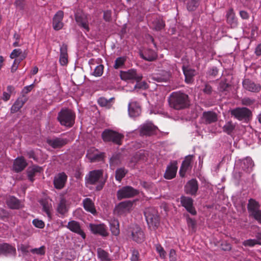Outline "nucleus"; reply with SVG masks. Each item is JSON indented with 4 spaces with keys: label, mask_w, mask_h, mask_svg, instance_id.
Wrapping results in <instances>:
<instances>
[{
    "label": "nucleus",
    "mask_w": 261,
    "mask_h": 261,
    "mask_svg": "<svg viewBox=\"0 0 261 261\" xmlns=\"http://www.w3.org/2000/svg\"><path fill=\"white\" fill-rule=\"evenodd\" d=\"M198 189V184L196 179H192L188 181L185 186L186 193L191 195H196Z\"/></svg>",
    "instance_id": "nucleus-17"
},
{
    "label": "nucleus",
    "mask_w": 261,
    "mask_h": 261,
    "mask_svg": "<svg viewBox=\"0 0 261 261\" xmlns=\"http://www.w3.org/2000/svg\"><path fill=\"white\" fill-rule=\"evenodd\" d=\"M254 166L253 162L252 159L250 157H247L242 160L241 162V166L245 172L250 173L252 170Z\"/></svg>",
    "instance_id": "nucleus-30"
},
{
    "label": "nucleus",
    "mask_w": 261,
    "mask_h": 261,
    "mask_svg": "<svg viewBox=\"0 0 261 261\" xmlns=\"http://www.w3.org/2000/svg\"><path fill=\"white\" fill-rule=\"evenodd\" d=\"M26 154L29 158L33 159L34 160H37V158L35 155V152L33 150H29L25 151Z\"/></svg>",
    "instance_id": "nucleus-64"
},
{
    "label": "nucleus",
    "mask_w": 261,
    "mask_h": 261,
    "mask_svg": "<svg viewBox=\"0 0 261 261\" xmlns=\"http://www.w3.org/2000/svg\"><path fill=\"white\" fill-rule=\"evenodd\" d=\"M64 12L62 11H59L55 15L53 20V27L54 30L58 31L63 27L62 20L63 18Z\"/></svg>",
    "instance_id": "nucleus-20"
},
{
    "label": "nucleus",
    "mask_w": 261,
    "mask_h": 261,
    "mask_svg": "<svg viewBox=\"0 0 261 261\" xmlns=\"http://www.w3.org/2000/svg\"><path fill=\"white\" fill-rule=\"evenodd\" d=\"M257 242L256 239H248L244 241L243 242V245L244 246H248L250 247H252L254 246L255 245H257Z\"/></svg>",
    "instance_id": "nucleus-54"
},
{
    "label": "nucleus",
    "mask_w": 261,
    "mask_h": 261,
    "mask_svg": "<svg viewBox=\"0 0 261 261\" xmlns=\"http://www.w3.org/2000/svg\"><path fill=\"white\" fill-rule=\"evenodd\" d=\"M114 99V98H111L108 99L104 97H100L97 99V103L102 107H106L107 109H110L112 107V102Z\"/></svg>",
    "instance_id": "nucleus-39"
},
{
    "label": "nucleus",
    "mask_w": 261,
    "mask_h": 261,
    "mask_svg": "<svg viewBox=\"0 0 261 261\" xmlns=\"http://www.w3.org/2000/svg\"><path fill=\"white\" fill-rule=\"evenodd\" d=\"M251 216L257 220L260 224H261V210H258Z\"/></svg>",
    "instance_id": "nucleus-63"
},
{
    "label": "nucleus",
    "mask_w": 261,
    "mask_h": 261,
    "mask_svg": "<svg viewBox=\"0 0 261 261\" xmlns=\"http://www.w3.org/2000/svg\"><path fill=\"white\" fill-rule=\"evenodd\" d=\"M120 76L122 80H133L135 82H140L143 78L142 74L138 73L137 70L134 69H131L126 71H121Z\"/></svg>",
    "instance_id": "nucleus-10"
},
{
    "label": "nucleus",
    "mask_w": 261,
    "mask_h": 261,
    "mask_svg": "<svg viewBox=\"0 0 261 261\" xmlns=\"http://www.w3.org/2000/svg\"><path fill=\"white\" fill-rule=\"evenodd\" d=\"M74 116L69 109L62 110L59 113L58 120L61 124L66 126H71L74 122Z\"/></svg>",
    "instance_id": "nucleus-7"
},
{
    "label": "nucleus",
    "mask_w": 261,
    "mask_h": 261,
    "mask_svg": "<svg viewBox=\"0 0 261 261\" xmlns=\"http://www.w3.org/2000/svg\"><path fill=\"white\" fill-rule=\"evenodd\" d=\"M6 202L8 206L11 209L18 210L22 207L21 201L13 196L7 197Z\"/></svg>",
    "instance_id": "nucleus-25"
},
{
    "label": "nucleus",
    "mask_w": 261,
    "mask_h": 261,
    "mask_svg": "<svg viewBox=\"0 0 261 261\" xmlns=\"http://www.w3.org/2000/svg\"><path fill=\"white\" fill-rule=\"evenodd\" d=\"M40 204L42 206L43 211L47 214L49 218L51 217L50 209L51 207V204L49 203L46 199H42L39 201Z\"/></svg>",
    "instance_id": "nucleus-42"
},
{
    "label": "nucleus",
    "mask_w": 261,
    "mask_h": 261,
    "mask_svg": "<svg viewBox=\"0 0 261 261\" xmlns=\"http://www.w3.org/2000/svg\"><path fill=\"white\" fill-rule=\"evenodd\" d=\"M201 0H188L186 8L189 12H194L200 5Z\"/></svg>",
    "instance_id": "nucleus-36"
},
{
    "label": "nucleus",
    "mask_w": 261,
    "mask_h": 261,
    "mask_svg": "<svg viewBox=\"0 0 261 261\" xmlns=\"http://www.w3.org/2000/svg\"><path fill=\"white\" fill-rule=\"evenodd\" d=\"M97 255L101 261H111L109 253L100 248L97 249Z\"/></svg>",
    "instance_id": "nucleus-40"
},
{
    "label": "nucleus",
    "mask_w": 261,
    "mask_h": 261,
    "mask_svg": "<svg viewBox=\"0 0 261 261\" xmlns=\"http://www.w3.org/2000/svg\"><path fill=\"white\" fill-rule=\"evenodd\" d=\"M14 4L17 9L22 10L24 8L25 2L24 0H16Z\"/></svg>",
    "instance_id": "nucleus-60"
},
{
    "label": "nucleus",
    "mask_w": 261,
    "mask_h": 261,
    "mask_svg": "<svg viewBox=\"0 0 261 261\" xmlns=\"http://www.w3.org/2000/svg\"><path fill=\"white\" fill-rule=\"evenodd\" d=\"M67 178L65 173L62 172L57 175L54 180L55 187L57 189H62L65 186Z\"/></svg>",
    "instance_id": "nucleus-21"
},
{
    "label": "nucleus",
    "mask_w": 261,
    "mask_h": 261,
    "mask_svg": "<svg viewBox=\"0 0 261 261\" xmlns=\"http://www.w3.org/2000/svg\"><path fill=\"white\" fill-rule=\"evenodd\" d=\"M169 77V73L166 72L163 76L158 75L154 77V79L155 80L158 82H166L168 81Z\"/></svg>",
    "instance_id": "nucleus-50"
},
{
    "label": "nucleus",
    "mask_w": 261,
    "mask_h": 261,
    "mask_svg": "<svg viewBox=\"0 0 261 261\" xmlns=\"http://www.w3.org/2000/svg\"><path fill=\"white\" fill-rule=\"evenodd\" d=\"M23 51L21 49H15L10 55V57L14 59L18 57Z\"/></svg>",
    "instance_id": "nucleus-61"
},
{
    "label": "nucleus",
    "mask_w": 261,
    "mask_h": 261,
    "mask_svg": "<svg viewBox=\"0 0 261 261\" xmlns=\"http://www.w3.org/2000/svg\"><path fill=\"white\" fill-rule=\"evenodd\" d=\"M128 114L131 117H136L140 115L141 111L140 104L136 101L129 103L128 108Z\"/></svg>",
    "instance_id": "nucleus-24"
},
{
    "label": "nucleus",
    "mask_w": 261,
    "mask_h": 261,
    "mask_svg": "<svg viewBox=\"0 0 261 261\" xmlns=\"http://www.w3.org/2000/svg\"><path fill=\"white\" fill-rule=\"evenodd\" d=\"M31 252L39 255H43L45 253V247L42 246L39 248H35L31 250Z\"/></svg>",
    "instance_id": "nucleus-57"
},
{
    "label": "nucleus",
    "mask_w": 261,
    "mask_h": 261,
    "mask_svg": "<svg viewBox=\"0 0 261 261\" xmlns=\"http://www.w3.org/2000/svg\"><path fill=\"white\" fill-rule=\"evenodd\" d=\"M144 214L148 227L156 229L160 224V217L156 209L152 207L146 208Z\"/></svg>",
    "instance_id": "nucleus-3"
},
{
    "label": "nucleus",
    "mask_w": 261,
    "mask_h": 261,
    "mask_svg": "<svg viewBox=\"0 0 261 261\" xmlns=\"http://www.w3.org/2000/svg\"><path fill=\"white\" fill-rule=\"evenodd\" d=\"M126 61V57H120L116 58L114 65V68L116 69L122 67Z\"/></svg>",
    "instance_id": "nucleus-45"
},
{
    "label": "nucleus",
    "mask_w": 261,
    "mask_h": 261,
    "mask_svg": "<svg viewBox=\"0 0 261 261\" xmlns=\"http://www.w3.org/2000/svg\"><path fill=\"white\" fill-rule=\"evenodd\" d=\"M168 102L171 108L180 110L188 108L190 105L189 96L183 92H172L168 98Z\"/></svg>",
    "instance_id": "nucleus-1"
},
{
    "label": "nucleus",
    "mask_w": 261,
    "mask_h": 261,
    "mask_svg": "<svg viewBox=\"0 0 261 261\" xmlns=\"http://www.w3.org/2000/svg\"><path fill=\"white\" fill-rule=\"evenodd\" d=\"M202 118L205 124H209L216 122L218 120V116L216 113L208 111L203 113Z\"/></svg>",
    "instance_id": "nucleus-23"
},
{
    "label": "nucleus",
    "mask_w": 261,
    "mask_h": 261,
    "mask_svg": "<svg viewBox=\"0 0 261 261\" xmlns=\"http://www.w3.org/2000/svg\"><path fill=\"white\" fill-rule=\"evenodd\" d=\"M120 154L119 153H115L113 154L110 159V166H115L120 163Z\"/></svg>",
    "instance_id": "nucleus-48"
},
{
    "label": "nucleus",
    "mask_w": 261,
    "mask_h": 261,
    "mask_svg": "<svg viewBox=\"0 0 261 261\" xmlns=\"http://www.w3.org/2000/svg\"><path fill=\"white\" fill-rule=\"evenodd\" d=\"M75 19L76 22L78 23L79 26H82V11L79 7V8L76 9L75 11Z\"/></svg>",
    "instance_id": "nucleus-51"
},
{
    "label": "nucleus",
    "mask_w": 261,
    "mask_h": 261,
    "mask_svg": "<svg viewBox=\"0 0 261 261\" xmlns=\"http://www.w3.org/2000/svg\"><path fill=\"white\" fill-rule=\"evenodd\" d=\"M103 171L101 169L94 170L90 171L85 176V185L91 189L90 186L96 185L95 190L101 191L105 185V180L101 179L103 176Z\"/></svg>",
    "instance_id": "nucleus-2"
},
{
    "label": "nucleus",
    "mask_w": 261,
    "mask_h": 261,
    "mask_svg": "<svg viewBox=\"0 0 261 261\" xmlns=\"http://www.w3.org/2000/svg\"><path fill=\"white\" fill-rule=\"evenodd\" d=\"M139 194V191L131 186H125L119 189L117 192L118 200L133 197Z\"/></svg>",
    "instance_id": "nucleus-9"
},
{
    "label": "nucleus",
    "mask_w": 261,
    "mask_h": 261,
    "mask_svg": "<svg viewBox=\"0 0 261 261\" xmlns=\"http://www.w3.org/2000/svg\"><path fill=\"white\" fill-rule=\"evenodd\" d=\"M89 228L94 234H99L103 237L108 236L106 226L103 224H94L90 223L89 224Z\"/></svg>",
    "instance_id": "nucleus-15"
},
{
    "label": "nucleus",
    "mask_w": 261,
    "mask_h": 261,
    "mask_svg": "<svg viewBox=\"0 0 261 261\" xmlns=\"http://www.w3.org/2000/svg\"><path fill=\"white\" fill-rule=\"evenodd\" d=\"M127 173V170L124 168H118L115 171V179L118 181H121L122 179Z\"/></svg>",
    "instance_id": "nucleus-43"
},
{
    "label": "nucleus",
    "mask_w": 261,
    "mask_h": 261,
    "mask_svg": "<svg viewBox=\"0 0 261 261\" xmlns=\"http://www.w3.org/2000/svg\"><path fill=\"white\" fill-rule=\"evenodd\" d=\"M59 61L62 65H65L68 62L67 45L64 43L60 47Z\"/></svg>",
    "instance_id": "nucleus-32"
},
{
    "label": "nucleus",
    "mask_w": 261,
    "mask_h": 261,
    "mask_svg": "<svg viewBox=\"0 0 261 261\" xmlns=\"http://www.w3.org/2000/svg\"><path fill=\"white\" fill-rule=\"evenodd\" d=\"M235 125L231 121H228L223 127V132L230 135L234 130Z\"/></svg>",
    "instance_id": "nucleus-47"
},
{
    "label": "nucleus",
    "mask_w": 261,
    "mask_h": 261,
    "mask_svg": "<svg viewBox=\"0 0 261 261\" xmlns=\"http://www.w3.org/2000/svg\"><path fill=\"white\" fill-rule=\"evenodd\" d=\"M140 56L142 59L148 61H154L158 57L156 52L151 49L146 50L144 53L141 54Z\"/></svg>",
    "instance_id": "nucleus-33"
},
{
    "label": "nucleus",
    "mask_w": 261,
    "mask_h": 261,
    "mask_svg": "<svg viewBox=\"0 0 261 261\" xmlns=\"http://www.w3.org/2000/svg\"><path fill=\"white\" fill-rule=\"evenodd\" d=\"M230 114L239 121L248 122L252 117L251 111L246 107H238L231 110Z\"/></svg>",
    "instance_id": "nucleus-5"
},
{
    "label": "nucleus",
    "mask_w": 261,
    "mask_h": 261,
    "mask_svg": "<svg viewBox=\"0 0 261 261\" xmlns=\"http://www.w3.org/2000/svg\"><path fill=\"white\" fill-rule=\"evenodd\" d=\"M33 224L35 227L39 228H42L44 227V223L42 220L37 219H35L33 221Z\"/></svg>",
    "instance_id": "nucleus-58"
},
{
    "label": "nucleus",
    "mask_w": 261,
    "mask_h": 261,
    "mask_svg": "<svg viewBox=\"0 0 261 261\" xmlns=\"http://www.w3.org/2000/svg\"><path fill=\"white\" fill-rule=\"evenodd\" d=\"M255 102V100L249 97H245L242 99V103L246 106H250Z\"/></svg>",
    "instance_id": "nucleus-55"
},
{
    "label": "nucleus",
    "mask_w": 261,
    "mask_h": 261,
    "mask_svg": "<svg viewBox=\"0 0 261 261\" xmlns=\"http://www.w3.org/2000/svg\"><path fill=\"white\" fill-rule=\"evenodd\" d=\"M86 157L91 162H99L103 160L105 157V153L103 152H100L94 148H91L88 150Z\"/></svg>",
    "instance_id": "nucleus-13"
},
{
    "label": "nucleus",
    "mask_w": 261,
    "mask_h": 261,
    "mask_svg": "<svg viewBox=\"0 0 261 261\" xmlns=\"http://www.w3.org/2000/svg\"><path fill=\"white\" fill-rule=\"evenodd\" d=\"M16 249L11 245L4 243L0 244V255H4L7 256L8 255H15Z\"/></svg>",
    "instance_id": "nucleus-27"
},
{
    "label": "nucleus",
    "mask_w": 261,
    "mask_h": 261,
    "mask_svg": "<svg viewBox=\"0 0 261 261\" xmlns=\"http://www.w3.org/2000/svg\"><path fill=\"white\" fill-rule=\"evenodd\" d=\"M27 101V98L24 97L18 98L11 108V112L14 113L18 112L23 106Z\"/></svg>",
    "instance_id": "nucleus-35"
},
{
    "label": "nucleus",
    "mask_w": 261,
    "mask_h": 261,
    "mask_svg": "<svg viewBox=\"0 0 261 261\" xmlns=\"http://www.w3.org/2000/svg\"><path fill=\"white\" fill-rule=\"evenodd\" d=\"M139 259V253L137 250L134 249L132 251L130 261H138Z\"/></svg>",
    "instance_id": "nucleus-59"
},
{
    "label": "nucleus",
    "mask_w": 261,
    "mask_h": 261,
    "mask_svg": "<svg viewBox=\"0 0 261 261\" xmlns=\"http://www.w3.org/2000/svg\"><path fill=\"white\" fill-rule=\"evenodd\" d=\"M152 24L153 29L156 31L162 30L165 25L164 21L160 19H156L153 21Z\"/></svg>",
    "instance_id": "nucleus-46"
},
{
    "label": "nucleus",
    "mask_w": 261,
    "mask_h": 261,
    "mask_svg": "<svg viewBox=\"0 0 261 261\" xmlns=\"http://www.w3.org/2000/svg\"><path fill=\"white\" fill-rule=\"evenodd\" d=\"M180 202L182 206L192 215H196L197 214L195 208L193 206V200L192 198L182 196L180 197Z\"/></svg>",
    "instance_id": "nucleus-14"
},
{
    "label": "nucleus",
    "mask_w": 261,
    "mask_h": 261,
    "mask_svg": "<svg viewBox=\"0 0 261 261\" xmlns=\"http://www.w3.org/2000/svg\"><path fill=\"white\" fill-rule=\"evenodd\" d=\"M182 71L185 77V82L187 84H191L194 81L195 70L189 67L182 66Z\"/></svg>",
    "instance_id": "nucleus-28"
},
{
    "label": "nucleus",
    "mask_w": 261,
    "mask_h": 261,
    "mask_svg": "<svg viewBox=\"0 0 261 261\" xmlns=\"http://www.w3.org/2000/svg\"><path fill=\"white\" fill-rule=\"evenodd\" d=\"M101 59H91L88 62L91 75L96 77L102 75L103 72L104 66L100 64Z\"/></svg>",
    "instance_id": "nucleus-8"
},
{
    "label": "nucleus",
    "mask_w": 261,
    "mask_h": 261,
    "mask_svg": "<svg viewBox=\"0 0 261 261\" xmlns=\"http://www.w3.org/2000/svg\"><path fill=\"white\" fill-rule=\"evenodd\" d=\"M137 84L135 86V88L147 89L148 88L147 83L145 82H136Z\"/></svg>",
    "instance_id": "nucleus-56"
},
{
    "label": "nucleus",
    "mask_w": 261,
    "mask_h": 261,
    "mask_svg": "<svg viewBox=\"0 0 261 261\" xmlns=\"http://www.w3.org/2000/svg\"><path fill=\"white\" fill-rule=\"evenodd\" d=\"M155 250L159 254L160 257L162 258H165L166 255V252L161 245L160 244H156L155 245Z\"/></svg>",
    "instance_id": "nucleus-49"
},
{
    "label": "nucleus",
    "mask_w": 261,
    "mask_h": 261,
    "mask_svg": "<svg viewBox=\"0 0 261 261\" xmlns=\"http://www.w3.org/2000/svg\"><path fill=\"white\" fill-rule=\"evenodd\" d=\"M133 205V202L130 200L121 202L115 206L114 212L118 215H122L126 212H129Z\"/></svg>",
    "instance_id": "nucleus-12"
},
{
    "label": "nucleus",
    "mask_w": 261,
    "mask_h": 261,
    "mask_svg": "<svg viewBox=\"0 0 261 261\" xmlns=\"http://www.w3.org/2000/svg\"><path fill=\"white\" fill-rule=\"evenodd\" d=\"M226 22L231 28L237 27L238 19L232 8L229 9L226 13Z\"/></svg>",
    "instance_id": "nucleus-19"
},
{
    "label": "nucleus",
    "mask_w": 261,
    "mask_h": 261,
    "mask_svg": "<svg viewBox=\"0 0 261 261\" xmlns=\"http://www.w3.org/2000/svg\"><path fill=\"white\" fill-rule=\"evenodd\" d=\"M230 87V85L226 83V82L221 81L220 82L218 90L220 92H225L228 91V88Z\"/></svg>",
    "instance_id": "nucleus-52"
},
{
    "label": "nucleus",
    "mask_w": 261,
    "mask_h": 261,
    "mask_svg": "<svg viewBox=\"0 0 261 261\" xmlns=\"http://www.w3.org/2000/svg\"><path fill=\"white\" fill-rule=\"evenodd\" d=\"M203 92L204 94L211 95L213 92L212 86L208 84H205L204 88L203 89Z\"/></svg>",
    "instance_id": "nucleus-62"
},
{
    "label": "nucleus",
    "mask_w": 261,
    "mask_h": 261,
    "mask_svg": "<svg viewBox=\"0 0 261 261\" xmlns=\"http://www.w3.org/2000/svg\"><path fill=\"white\" fill-rule=\"evenodd\" d=\"M42 170V168L38 166H33L28 169V176L30 181H33L34 176L36 173L40 172Z\"/></svg>",
    "instance_id": "nucleus-37"
},
{
    "label": "nucleus",
    "mask_w": 261,
    "mask_h": 261,
    "mask_svg": "<svg viewBox=\"0 0 261 261\" xmlns=\"http://www.w3.org/2000/svg\"><path fill=\"white\" fill-rule=\"evenodd\" d=\"M47 143L53 148H61L67 143V140L61 138H48Z\"/></svg>",
    "instance_id": "nucleus-18"
},
{
    "label": "nucleus",
    "mask_w": 261,
    "mask_h": 261,
    "mask_svg": "<svg viewBox=\"0 0 261 261\" xmlns=\"http://www.w3.org/2000/svg\"><path fill=\"white\" fill-rule=\"evenodd\" d=\"M187 223L189 227L191 228L192 230L195 231L196 227V221L189 217V216L187 218Z\"/></svg>",
    "instance_id": "nucleus-53"
},
{
    "label": "nucleus",
    "mask_w": 261,
    "mask_h": 261,
    "mask_svg": "<svg viewBox=\"0 0 261 261\" xmlns=\"http://www.w3.org/2000/svg\"><path fill=\"white\" fill-rule=\"evenodd\" d=\"M110 230L113 235L117 236L119 234V224L117 220L111 221L110 223Z\"/></svg>",
    "instance_id": "nucleus-41"
},
{
    "label": "nucleus",
    "mask_w": 261,
    "mask_h": 261,
    "mask_svg": "<svg viewBox=\"0 0 261 261\" xmlns=\"http://www.w3.org/2000/svg\"><path fill=\"white\" fill-rule=\"evenodd\" d=\"M67 227L72 231L82 235L80 224L75 221H71L68 223Z\"/></svg>",
    "instance_id": "nucleus-38"
},
{
    "label": "nucleus",
    "mask_w": 261,
    "mask_h": 261,
    "mask_svg": "<svg viewBox=\"0 0 261 261\" xmlns=\"http://www.w3.org/2000/svg\"><path fill=\"white\" fill-rule=\"evenodd\" d=\"M177 170V162L174 161L167 166L164 174V177L167 179H171L175 177Z\"/></svg>",
    "instance_id": "nucleus-22"
},
{
    "label": "nucleus",
    "mask_w": 261,
    "mask_h": 261,
    "mask_svg": "<svg viewBox=\"0 0 261 261\" xmlns=\"http://www.w3.org/2000/svg\"><path fill=\"white\" fill-rule=\"evenodd\" d=\"M260 206V205L258 202L255 199L253 198L249 199L247 204V209L251 215L259 210Z\"/></svg>",
    "instance_id": "nucleus-31"
},
{
    "label": "nucleus",
    "mask_w": 261,
    "mask_h": 261,
    "mask_svg": "<svg viewBox=\"0 0 261 261\" xmlns=\"http://www.w3.org/2000/svg\"><path fill=\"white\" fill-rule=\"evenodd\" d=\"M83 205L85 210L93 215L97 214L94 202L89 198H86L83 201Z\"/></svg>",
    "instance_id": "nucleus-26"
},
{
    "label": "nucleus",
    "mask_w": 261,
    "mask_h": 261,
    "mask_svg": "<svg viewBox=\"0 0 261 261\" xmlns=\"http://www.w3.org/2000/svg\"><path fill=\"white\" fill-rule=\"evenodd\" d=\"M66 203V201L65 199L61 198L60 202L57 207V211L61 214H64L67 212Z\"/></svg>",
    "instance_id": "nucleus-44"
},
{
    "label": "nucleus",
    "mask_w": 261,
    "mask_h": 261,
    "mask_svg": "<svg viewBox=\"0 0 261 261\" xmlns=\"http://www.w3.org/2000/svg\"><path fill=\"white\" fill-rule=\"evenodd\" d=\"M242 85L245 90L251 92L258 93L261 90L260 84H256L248 79L243 80Z\"/></svg>",
    "instance_id": "nucleus-16"
},
{
    "label": "nucleus",
    "mask_w": 261,
    "mask_h": 261,
    "mask_svg": "<svg viewBox=\"0 0 261 261\" xmlns=\"http://www.w3.org/2000/svg\"><path fill=\"white\" fill-rule=\"evenodd\" d=\"M126 235L130 240L137 243H141L145 240L144 231L138 225H130L127 230Z\"/></svg>",
    "instance_id": "nucleus-4"
},
{
    "label": "nucleus",
    "mask_w": 261,
    "mask_h": 261,
    "mask_svg": "<svg viewBox=\"0 0 261 261\" xmlns=\"http://www.w3.org/2000/svg\"><path fill=\"white\" fill-rule=\"evenodd\" d=\"M105 142H112L118 145H121L124 136L111 129L105 130L101 135Z\"/></svg>",
    "instance_id": "nucleus-6"
},
{
    "label": "nucleus",
    "mask_w": 261,
    "mask_h": 261,
    "mask_svg": "<svg viewBox=\"0 0 261 261\" xmlns=\"http://www.w3.org/2000/svg\"><path fill=\"white\" fill-rule=\"evenodd\" d=\"M193 157V155H188L185 158V159L182 162L179 172V175L181 177H183L185 176L186 172L190 166Z\"/></svg>",
    "instance_id": "nucleus-29"
},
{
    "label": "nucleus",
    "mask_w": 261,
    "mask_h": 261,
    "mask_svg": "<svg viewBox=\"0 0 261 261\" xmlns=\"http://www.w3.org/2000/svg\"><path fill=\"white\" fill-rule=\"evenodd\" d=\"M27 164L23 158L16 159L13 164V169L15 171L19 172L23 170Z\"/></svg>",
    "instance_id": "nucleus-34"
},
{
    "label": "nucleus",
    "mask_w": 261,
    "mask_h": 261,
    "mask_svg": "<svg viewBox=\"0 0 261 261\" xmlns=\"http://www.w3.org/2000/svg\"><path fill=\"white\" fill-rule=\"evenodd\" d=\"M157 129V126L151 122L144 123L140 125L139 127V132L141 136H152L156 134Z\"/></svg>",
    "instance_id": "nucleus-11"
}]
</instances>
